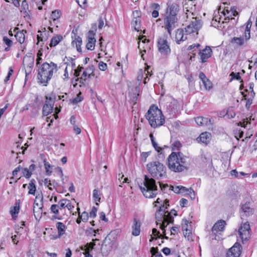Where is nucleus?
<instances>
[{
    "mask_svg": "<svg viewBox=\"0 0 257 257\" xmlns=\"http://www.w3.org/2000/svg\"><path fill=\"white\" fill-rule=\"evenodd\" d=\"M179 5L176 3L168 5L166 13L164 18V27L167 30L170 35L172 31L177 26V15L179 11Z\"/></svg>",
    "mask_w": 257,
    "mask_h": 257,
    "instance_id": "obj_1",
    "label": "nucleus"
},
{
    "mask_svg": "<svg viewBox=\"0 0 257 257\" xmlns=\"http://www.w3.org/2000/svg\"><path fill=\"white\" fill-rule=\"evenodd\" d=\"M58 70L57 65L52 62L44 63L39 69L38 74L39 82L44 86H47L53 73Z\"/></svg>",
    "mask_w": 257,
    "mask_h": 257,
    "instance_id": "obj_2",
    "label": "nucleus"
},
{
    "mask_svg": "<svg viewBox=\"0 0 257 257\" xmlns=\"http://www.w3.org/2000/svg\"><path fill=\"white\" fill-rule=\"evenodd\" d=\"M145 116L150 125L154 128L160 127L165 123V117L161 110L155 105L150 107Z\"/></svg>",
    "mask_w": 257,
    "mask_h": 257,
    "instance_id": "obj_3",
    "label": "nucleus"
},
{
    "mask_svg": "<svg viewBox=\"0 0 257 257\" xmlns=\"http://www.w3.org/2000/svg\"><path fill=\"white\" fill-rule=\"evenodd\" d=\"M143 184V186H140V188L146 198H152L157 195L158 187L154 179L145 175Z\"/></svg>",
    "mask_w": 257,
    "mask_h": 257,
    "instance_id": "obj_4",
    "label": "nucleus"
},
{
    "mask_svg": "<svg viewBox=\"0 0 257 257\" xmlns=\"http://www.w3.org/2000/svg\"><path fill=\"white\" fill-rule=\"evenodd\" d=\"M147 169L153 177L159 178L166 176V168L160 162H151L147 165Z\"/></svg>",
    "mask_w": 257,
    "mask_h": 257,
    "instance_id": "obj_5",
    "label": "nucleus"
},
{
    "mask_svg": "<svg viewBox=\"0 0 257 257\" xmlns=\"http://www.w3.org/2000/svg\"><path fill=\"white\" fill-rule=\"evenodd\" d=\"M167 212L164 214L160 213V212L156 213V219L157 224H160V228L162 230H165V228L170 223H172L174 221L173 218L170 214Z\"/></svg>",
    "mask_w": 257,
    "mask_h": 257,
    "instance_id": "obj_6",
    "label": "nucleus"
},
{
    "mask_svg": "<svg viewBox=\"0 0 257 257\" xmlns=\"http://www.w3.org/2000/svg\"><path fill=\"white\" fill-rule=\"evenodd\" d=\"M202 26V21L199 18L192 17L191 23L185 28L186 34H190L195 32L197 33Z\"/></svg>",
    "mask_w": 257,
    "mask_h": 257,
    "instance_id": "obj_7",
    "label": "nucleus"
},
{
    "mask_svg": "<svg viewBox=\"0 0 257 257\" xmlns=\"http://www.w3.org/2000/svg\"><path fill=\"white\" fill-rule=\"evenodd\" d=\"M158 47L159 52L164 55H167L170 53L171 49L168 45L167 36H164L158 40Z\"/></svg>",
    "mask_w": 257,
    "mask_h": 257,
    "instance_id": "obj_8",
    "label": "nucleus"
},
{
    "mask_svg": "<svg viewBox=\"0 0 257 257\" xmlns=\"http://www.w3.org/2000/svg\"><path fill=\"white\" fill-rule=\"evenodd\" d=\"M179 109V104L176 100H173L170 102L166 106V115L169 118L175 117Z\"/></svg>",
    "mask_w": 257,
    "mask_h": 257,
    "instance_id": "obj_9",
    "label": "nucleus"
},
{
    "mask_svg": "<svg viewBox=\"0 0 257 257\" xmlns=\"http://www.w3.org/2000/svg\"><path fill=\"white\" fill-rule=\"evenodd\" d=\"M169 169L174 172H181L188 168L186 162H168Z\"/></svg>",
    "mask_w": 257,
    "mask_h": 257,
    "instance_id": "obj_10",
    "label": "nucleus"
},
{
    "mask_svg": "<svg viewBox=\"0 0 257 257\" xmlns=\"http://www.w3.org/2000/svg\"><path fill=\"white\" fill-rule=\"evenodd\" d=\"M250 225L248 222H245L242 226H241L238 230L239 236L243 240H246L250 236Z\"/></svg>",
    "mask_w": 257,
    "mask_h": 257,
    "instance_id": "obj_11",
    "label": "nucleus"
},
{
    "mask_svg": "<svg viewBox=\"0 0 257 257\" xmlns=\"http://www.w3.org/2000/svg\"><path fill=\"white\" fill-rule=\"evenodd\" d=\"M43 197L42 194H39L36 197L33 207V211L35 216L36 213H42V209L43 207Z\"/></svg>",
    "mask_w": 257,
    "mask_h": 257,
    "instance_id": "obj_12",
    "label": "nucleus"
},
{
    "mask_svg": "<svg viewBox=\"0 0 257 257\" xmlns=\"http://www.w3.org/2000/svg\"><path fill=\"white\" fill-rule=\"evenodd\" d=\"M241 245L236 242L228 251L226 257H239L241 253Z\"/></svg>",
    "mask_w": 257,
    "mask_h": 257,
    "instance_id": "obj_13",
    "label": "nucleus"
},
{
    "mask_svg": "<svg viewBox=\"0 0 257 257\" xmlns=\"http://www.w3.org/2000/svg\"><path fill=\"white\" fill-rule=\"evenodd\" d=\"M199 54L200 55L201 62L204 63L206 62L208 59L211 57L212 51L210 47L206 46V48L202 50H199Z\"/></svg>",
    "mask_w": 257,
    "mask_h": 257,
    "instance_id": "obj_14",
    "label": "nucleus"
},
{
    "mask_svg": "<svg viewBox=\"0 0 257 257\" xmlns=\"http://www.w3.org/2000/svg\"><path fill=\"white\" fill-rule=\"evenodd\" d=\"M223 13L225 16V19L224 21H222V24L226 23L227 20L228 21L229 20L234 19L232 17H235L238 15V12L234 7H231L230 10L225 9Z\"/></svg>",
    "mask_w": 257,
    "mask_h": 257,
    "instance_id": "obj_15",
    "label": "nucleus"
},
{
    "mask_svg": "<svg viewBox=\"0 0 257 257\" xmlns=\"http://www.w3.org/2000/svg\"><path fill=\"white\" fill-rule=\"evenodd\" d=\"M225 222L224 220H220L216 222L213 226L212 229V233L215 236L214 239H217L216 238V234L218 231H222L223 230L225 227Z\"/></svg>",
    "mask_w": 257,
    "mask_h": 257,
    "instance_id": "obj_16",
    "label": "nucleus"
},
{
    "mask_svg": "<svg viewBox=\"0 0 257 257\" xmlns=\"http://www.w3.org/2000/svg\"><path fill=\"white\" fill-rule=\"evenodd\" d=\"M141 222L136 218L133 220V224L132 226V234L137 236L140 235L141 231Z\"/></svg>",
    "mask_w": 257,
    "mask_h": 257,
    "instance_id": "obj_17",
    "label": "nucleus"
},
{
    "mask_svg": "<svg viewBox=\"0 0 257 257\" xmlns=\"http://www.w3.org/2000/svg\"><path fill=\"white\" fill-rule=\"evenodd\" d=\"M72 33L74 35V37H73V36H72V39H74V40H73L72 42V45L73 47L75 46L77 49V50L78 52H80L82 51L81 48V45L82 44V39L79 36L76 35V34L74 30H73Z\"/></svg>",
    "mask_w": 257,
    "mask_h": 257,
    "instance_id": "obj_18",
    "label": "nucleus"
},
{
    "mask_svg": "<svg viewBox=\"0 0 257 257\" xmlns=\"http://www.w3.org/2000/svg\"><path fill=\"white\" fill-rule=\"evenodd\" d=\"M241 216H249L253 214V209L250 207L248 203L243 204L241 208Z\"/></svg>",
    "mask_w": 257,
    "mask_h": 257,
    "instance_id": "obj_19",
    "label": "nucleus"
},
{
    "mask_svg": "<svg viewBox=\"0 0 257 257\" xmlns=\"http://www.w3.org/2000/svg\"><path fill=\"white\" fill-rule=\"evenodd\" d=\"M89 36L88 38V42L86 44V47L88 50H92L95 47V43L96 42L95 39L94 37L95 34L92 31H89Z\"/></svg>",
    "mask_w": 257,
    "mask_h": 257,
    "instance_id": "obj_20",
    "label": "nucleus"
},
{
    "mask_svg": "<svg viewBox=\"0 0 257 257\" xmlns=\"http://www.w3.org/2000/svg\"><path fill=\"white\" fill-rule=\"evenodd\" d=\"M196 123L200 126H209L212 124V122L211 119H209L204 117H197L195 118Z\"/></svg>",
    "mask_w": 257,
    "mask_h": 257,
    "instance_id": "obj_21",
    "label": "nucleus"
},
{
    "mask_svg": "<svg viewBox=\"0 0 257 257\" xmlns=\"http://www.w3.org/2000/svg\"><path fill=\"white\" fill-rule=\"evenodd\" d=\"M185 156L181 153L172 152L168 157L167 161H183Z\"/></svg>",
    "mask_w": 257,
    "mask_h": 257,
    "instance_id": "obj_22",
    "label": "nucleus"
},
{
    "mask_svg": "<svg viewBox=\"0 0 257 257\" xmlns=\"http://www.w3.org/2000/svg\"><path fill=\"white\" fill-rule=\"evenodd\" d=\"M211 134L207 132L202 133L197 140L198 142H201L204 144H208L210 141Z\"/></svg>",
    "mask_w": 257,
    "mask_h": 257,
    "instance_id": "obj_23",
    "label": "nucleus"
},
{
    "mask_svg": "<svg viewBox=\"0 0 257 257\" xmlns=\"http://www.w3.org/2000/svg\"><path fill=\"white\" fill-rule=\"evenodd\" d=\"M175 39L176 43L178 44L181 42L184 41L187 39V37L184 36L183 30L182 29H178L176 32Z\"/></svg>",
    "mask_w": 257,
    "mask_h": 257,
    "instance_id": "obj_24",
    "label": "nucleus"
},
{
    "mask_svg": "<svg viewBox=\"0 0 257 257\" xmlns=\"http://www.w3.org/2000/svg\"><path fill=\"white\" fill-rule=\"evenodd\" d=\"M54 105L52 103H48V101H46L43 108V115L47 116L51 113L53 109Z\"/></svg>",
    "mask_w": 257,
    "mask_h": 257,
    "instance_id": "obj_25",
    "label": "nucleus"
},
{
    "mask_svg": "<svg viewBox=\"0 0 257 257\" xmlns=\"http://www.w3.org/2000/svg\"><path fill=\"white\" fill-rule=\"evenodd\" d=\"M247 40H245L244 35L243 37H234L231 39V42L235 44L237 46H242Z\"/></svg>",
    "mask_w": 257,
    "mask_h": 257,
    "instance_id": "obj_26",
    "label": "nucleus"
},
{
    "mask_svg": "<svg viewBox=\"0 0 257 257\" xmlns=\"http://www.w3.org/2000/svg\"><path fill=\"white\" fill-rule=\"evenodd\" d=\"M63 39V37L61 35H57L53 37L50 41L49 46L50 47L56 46Z\"/></svg>",
    "mask_w": 257,
    "mask_h": 257,
    "instance_id": "obj_27",
    "label": "nucleus"
},
{
    "mask_svg": "<svg viewBox=\"0 0 257 257\" xmlns=\"http://www.w3.org/2000/svg\"><path fill=\"white\" fill-rule=\"evenodd\" d=\"M56 227L58 230V233L59 236H62L65 233L66 226L63 223L58 222L56 224Z\"/></svg>",
    "mask_w": 257,
    "mask_h": 257,
    "instance_id": "obj_28",
    "label": "nucleus"
},
{
    "mask_svg": "<svg viewBox=\"0 0 257 257\" xmlns=\"http://www.w3.org/2000/svg\"><path fill=\"white\" fill-rule=\"evenodd\" d=\"M15 37L16 40L20 44L23 43L25 40V36L24 33V31H18L15 35Z\"/></svg>",
    "mask_w": 257,
    "mask_h": 257,
    "instance_id": "obj_29",
    "label": "nucleus"
},
{
    "mask_svg": "<svg viewBox=\"0 0 257 257\" xmlns=\"http://www.w3.org/2000/svg\"><path fill=\"white\" fill-rule=\"evenodd\" d=\"M132 27L134 28V29L139 32L141 28V19H133L131 23Z\"/></svg>",
    "mask_w": 257,
    "mask_h": 257,
    "instance_id": "obj_30",
    "label": "nucleus"
},
{
    "mask_svg": "<svg viewBox=\"0 0 257 257\" xmlns=\"http://www.w3.org/2000/svg\"><path fill=\"white\" fill-rule=\"evenodd\" d=\"M46 174L47 175L50 176L53 170H55V166L51 165L49 162H44Z\"/></svg>",
    "mask_w": 257,
    "mask_h": 257,
    "instance_id": "obj_31",
    "label": "nucleus"
},
{
    "mask_svg": "<svg viewBox=\"0 0 257 257\" xmlns=\"http://www.w3.org/2000/svg\"><path fill=\"white\" fill-rule=\"evenodd\" d=\"M40 35H37L38 43L40 41H46L49 36V32L39 33Z\"/></svg>",
    "mask_w": 257,
    "mask_h": 257,
    "instance_id": "obj_32",
    "label": "nucleus"
},
{
    "mask_svg": "<svg viewBox=\"0 0 257 257\" xmlns=\"http://www.w3.org/2000/svg\"><path fill=\"white\" fill-rule=\"evenodd\" d=\"M251 26V22L249 20L247 22L245 30L244 32V37L245 40H248L250 39V28Z\"/></svg>",
    "mask_w": 257,
    "mask_h": 257,
    "instance_id": "obj_33",
    "label": "nucleus"
},
{
    "mask_svg": "<svg viewBox=\"0 0 257 257\" xmlns=\"http://www.w3.org/2000/svg\"><path fill=\"white\" fill-rule=\"evenodd\" d=\"M93 198L94 200L96 202V204L98 205V202H100V193L98 189H94L93 191Z\"/></svg>",
    "mask_w": 257,
    "mask_h": 257,
    "instance_id": "obj_34",
    "label": "nucleus"
},
{
    "mask_svg": "<svg viewBox=\"0 0 257 257\" xmlns=\"http://www.w3.org/2000/svg\"><path fill=\"white\" fill-rule=\"evenodd\" d=\"M169 200L167 199H166L164 201V204L161 206L160 207L159 210L156 212H160V213L164 214L165 212L166 213V214L169 213L168 211H165L166 209L167 208V206H169V204H168Z\"/></svg>",
    "mask_w": 257,
    "mask_h": 257,
    "instance_id": "obj_35",
    "label": "nucleus"
},
{
    "mask_svg": "<svg viewBox=\"0 0 257 257\" xmlns=\"http://www.w3.org/2000/svg\"><path fill=\"white\" fill-rule=\"evenodd\" d=\"M139 90H140V88L139 87H136L135 88V93H134L133 94H131V101L134 103V104L136 103H137V101L138 100V96L139 95Z\"/></svg>",
    "mask_w": 257,
    "mask_h": 257,
    "instance_id": "obj_36",
    "label": "nucleus"
},
{
    "mask_svg": "<svg viewBox=\"0 0 257 257\" xmlns=\"http://www.w3.org/2000/svg\"><path fill=\"white\" fill-rule=\"evenodd\" d=\"M230 76L231 77V79L230 80V81H232L233 79H236L237 80H240V82H243L242 80L241 79V77L240 76V73L238 72L234 73L233 72H232L230 73Z\"/></svg>",
    "mask_w": 257,
    "mask_h": 257,
    "instance_id": "obj_37",
    "label": "nucleus"
},
{
    "mask_svg": "<svg viewBox=\"0 0 257 257\" xmlns=\"http://www.w3.org/2000/svg\"><path fill=\"white\" fill-rule=\"evenodd\" d=\"M68 200L66 199H62L58 202L59 208L60 210L63 209L66 207L68 205Z\"/></svg>",
    "mask_w": 257,
    "mask_h": 257,
    "instance_id": "obj_38",
    "label": "nucleus"
},
{
    "mask_svg": "<svg viewBox=\"0 0 257 257\" xmlns=\"http://www.w3.org/2000/svg\"><path fill=\"white\" fill-rule=\"evenodd\" d=\"M235 115V113L234 112L233 109L232 107L229 108L226 112L225 115L228 118H233Z\"/></svg>",
    "mask_w": 257,
    "mask_h": 257,
    "instance_id": "obj_39",
    "label": "nucleus"
},
{
    "mask_svg": "<svg viewBox=\"0 0 257 257\" xmlns=\"http://www.w3.org/2000/svg\"><path fill=\"white\" fill-rule=\"evenodd\" d=\"M29 194L34 195L36 192V187L34 183L31 182L28 186Z\"/></svg>",
    "mask_w": 257,
    "mask_h": 257,
    "instance_id": "obj_40",
    "label": "nucleus"
},
{
    "mask_svg": "<svg viewBox=\"0 0 257 257\" xmlns=\"http://www.w3.org/2000/svg\"><path fill=\"white\" fill-rule=\"evenodd\" d=\"M61 15V11L57 10L52 12L51 18L53 20H56L60 17Z\"/></svg>",
    "mask_w": 257,
    "mask_h": 257,
    "instance_id": "obj_41",
    "label": "nucleus"
},
{
    "mask_svg": "<svg viewBox=\"0 0 257 257\" xmlns=\"http://www.w3.org/2000/svg\"><path fill=\"white\" fill-rule=\"evenodd\" d=\"M95 244L94 242H91L89 243H87L84 247L85 248V251H88L89 252L90 250H92Z\"/></svg>",
    "mask_w": 257,
    "mask_h": 257,
    "instance_id": "obj_42",
    "label": "nucleus"
},
{
    "mask_svg": "<svg viewBox=\"0 0 257 257\" xmlns=\"http://www.w3.org/2000/svg\"><path fill=\"white\" fill-rule=\"evenodd\" d=\"M81 92H79L77 96L72 100V102L73 104H77L83 100V98L81 96Z\"/></svg>",
    "mask_w": 257,
    "mask_h": 257,
    "instance_id": "obj_43",
    "label": "nucleus"
},
{
    "mask_svg": "<svg viewBox=\"0 0 257 257\" xmlns=\"http://www.w3.org/2000/svg\"><path fill=\"white\" fill-rule=\"evenodd\" d=\"M202 83L206 90H209L212 87V83L208 79L202 81Z\"/></svg>",
    "mask_w": 257,
    "mask_h": 257,
    "instance_id": "obj_44",
    "label": "nucleus"
},
{
    "mask_svg": "<svg viewBox=\"0 0 257 257\" xmlns=\"http://www.w3.org/2000/svg\"><path fill=\"white\" fill-rule=\"evenodd\" d=\"M59 205L57 204H53L51 205L50 210L52 213L58 214H59Z\"/></svg>",
    "mask_w": 257,
    "mask_h": 257,
    "instance_id": "obj_45",
    "label": "nucleus"
},
{
    "mask_svg": "<svg viewBox=\"0 0 257 257\" xmlns=\"http://www.w3.org/2000/svg\"><path fill=\"white\" fill-rule=\"evenodd\" d=\"M19 209L20 208L19 206H15L11 210V213L13 218H15L17 217L15 215L19 213Z\"/></svg>",
    "mask_w": 257,
    "mask_h": 257,
    "instance_id": "obj_46",
    "label": "nucleus"
},
{
    "mask_svg": "<svg viewBox=\"0 0 257 257\" xmlns=\"http://www.w3.org/2000/svg\"><path fill=\"white\" fill-rule=\"evenodd\" d=\"M221 157L223 160H225L226 161H230L231 153L229 152L222 153Z\"/></svg>",
    "mask_w": 257,
    "mask_h": 257,
    "instance_id": "obj_47",
    "label": "nucleus"
},
{
    "mask_svg": "<svg viewBox=\"0 0 257 257\" xmlns=\"http://www.w3.org/2000/svg\"><path fill=\"white\" fill-rule=\"evenodd\" d=\"M180 189H181V186H178L174 187L173 186L170 185V188L169 189V190L173 191L175 193H180Z\"/></svg>",
    "mask_w": 257,
    "mask_h": 257,
    "instance_id": "obj_48",
    "label": "nucleus"
},
{
    "mask_svg": "<svg viewBox=\"0 0 257 257\" xmlns=\"http://www.w3.org/2000/svg\"><path fill=\"white\" fill-rule=\"evenodd\" d=\"M79 217H80L82 221H83L84 222H86L88 220L89 215H88V213L84 211L81 214V215H80V213H79Z\"/></svg>",
    "mask_w": 257,
    "mask_h": 257,
    "instance_id": "obj_49",
    "label": "nucleus"
},
{
    "mask_svg": "<svg viewBox=\"0 0 257 257\" xmlns=\"http://www.w3.org/2000/svg\"><path fill=\"white\" fill-rule=\"evenodd\" d=\"M23 175L27 178H29L32 173V172L27 168H25L23 171Z\"/></svg>",
    "mask_w": 257,
    "mask_h": 257,
    "instance_id": "obj_50",
    "label": "nucleus"
},
{
    "mask_svg": "<svg viewBox=\"0 0 257 257\" xmlns=\"http://www.w3.org/2000/svg\"><path fill=\"white\" fill-rule=\"evenodd\" d=\"M97 211V208L95 207H93L91 211L89 213V216L91 218H95L96 216V212Z\"/></svg>",
    "mask_w": 257,
    "mask_h": 257,
    "instance_id": "obj_51",
    "label": "nucleus"
},
{
    "mask_svg": "<svg viewBox=\"0 0 257 257\" xmlns=\"http://www.w3.org/2000/svg\"><path fill=\"white\" fill-rule=\"evenodd\" d=\"M183 230L184 231V235L185 237H188V239H189V236L190 234H191V231L187 228H185V225H183L182 227Z\"/></svg>",
    "mask_w": 257,
    "mask_h": 257,
    "instance_id": "obj_52",
    "label": "nucleus"
},
{
    "mask_svg": "<svg viewBox=\"0 0 257 257\" xmlns=\"http://www.w3.org/2000/svg\"><path fill=\"white\" fill-rule=\"evenodd\" d=\"M83 69V67L79 66L77 69L74 70V75L75 77H77L80 75V72Z\"/></svg>",
    "mask_w": 257,
    "mask_h": 257,
    "instance_id": "obj_53",
    "label": "nucleus"
},
{
    "mask_svg": "<svg viewBox=\"0 0 257 257\" xmlns=\"http://www.w3.org/2000/svg\"><path fill=\"white\" fill-rule=\"evenodd\" d=\"M133 19H141V13L139 11H135L133 12Z\"/></svg>",
    "mask_w": 257,
    "mask_h": 257,
    "instance_id": "obj_54",
    "label": "nucleus"
},
{
    "mask_svg": "<svg viewBox=\"0 0 257 257\" xmlns=\"http://www.w3.org/2000/svg\"><path fill=\"white\" fill-rule=\"evenodd\" d=\"M98 68L100 70L105 71L107 68V64L101 61L98 64Z\"/></svg>",
    "mask_w": 257,
    "mask_h": 257,
    "instance_id": "obj_55",
    "label": "nucleus"
},
{
    "mask_svg": "<svg viewBox=\"0 0 257 257\" xmlns=\"http://www.w3.org/2000/svg\"><path fill=\"white\" fill-rule=\"evenodd\" d=\"M4 42L8 46L10 47L12 45V41L9 39L7 37L4 36L3 37Z\"/></svg>",
    "mask_w": 257,
    "mask_h": 257,
    "instance_id": "obj_56",
    "label": "nucleus"
},
{
    "mask_svg": "<svg viewBox=\"0 0 257 257\" xmlns=\"http://www.w3.org/2000/svg\"><path fill=\"white\" fill-rule=\"evenodd\" d=\"M75 80L76 81H79L81 83L80 86L85 85V82L86 81V78L77 77Z\"/></svg>",
    "mask_w": 257,
    "mask_h": 257,
    "instance_id": "obj_57",
    "label": "nucleus"
},
{
    "mask_svg": "<svg viewBox=\"0 0 257 257\" xmlns=\"http://www.w3.org/2000/svg\"><path fill=\"white\" fill-rule=\"evenodd\" d=\"M151 253H152V257H154L155 256L157 253H160V252H159L158 251V249L157 247H153L151 248V250H150Z\"/></svg>",
    "mask_w": 257,
    "mask_h": 257,
    "instance_id": "obj_58",
    "label": "nucleus"
},
{
    "mask_svg": "<svg viewBox=\"0 0 257 257\" xmlns=\"http://www.w3.org/2000/svg\"><path fill=\"white\" fill-rule=\"evenodd\" d=\"M181 147V144L179 141H176L173 144V150H179Z\"/></svg>",
    "mask_w": 257,
    "mask_h": 257,
    "instance_id": "obj_59",
    "label": "nucleus"
},
{
    "mask_svg": "<svg viewBox=\"0 0 257 257\" xmlns=\"http://www.w3.org/2000/svg\"><path fill=\"white\" fill-rule=\"evenodd\" d=\"M192 191V189L190 188H187L185 187L181 186V189H180V193H185L187 194L188 192H191Z\"/></svg>",
    "mask_w": 257,
    "mask_h": 257,
    "instance_id": "obj_60",
    "label": "nucleus"
},
{
    "mask_svg": "<svg viewBox=\"0 0 257 257\" xmlns=\"http://www.w3.org/2000/svg\"><path fill=\"white\" fill-rule=\"evenodd\" d=\"M200 46V45L199 44H193V45H190L188 47V49L187 50H194V51H196V50L197 49H198L199 47Z\"/></svg>",
    "mask_w": 257,
    "mask_h": 257,
    "instance_id": "obj_61",
    "label": "nucleus"
},
{
    "mask_svg": "<svg viewBox=\"0 0 257 257\" xmlns=\"http://www.w3.org/2000/svg\"><path fill=\"white\" fill-rule=\"evenodd\" d=\"M44 183L45 185H46L48 187H49L50 190H52V188L50 187V186L52 185L51 181L49 179H48V178L45 179L44 180Z\"/></svg>",
    "mask_w": 257,
    "mask_h": 257,
    "instance_id": "obj_62",
    "label": "nucleus"
},
{
    "mask_svg": "<svg viewBox=\"0 0 257 257\" xmlns=\"http://www.w3.org/2000/svg\"><path fill=\"white\" fill-rule=\"evenodd\" d=\"M159 185H160V187L161 190L162 191H165L166 189L168 188V187L170 188V186H169L167 184H163L162 183H161L160 182H159Z\"/></svg>",
    "mask_w": 257,
    "mask_h": 257,
    "instance_id": "obj_63",
    "label": "nucleus"
},
{
    "mask_svg": "<svg viewBox=\"0 0 257 257\" xmlns=\"http://www.w3.org/2000/svg\"><path fill=\"white\" fill-rule=\"evenodd\" d=\"M46 99L49 100V101H48V103H52L53 105H54V101H55V96L54 95V96H50V97L46 96Z\"/></svg>",
    "mask_w": 257,
    "mask_h": 257,
    "instance_id": "obj_64",
    "label": "nucleus"
}]
</instances>
